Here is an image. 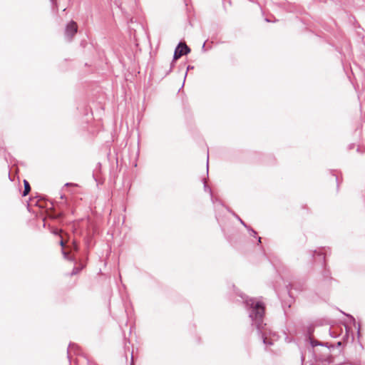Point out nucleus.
Segmentation results:
<instances>
[{"label": "nucleus", "instance_id": "obj_4", "mask_svg": "<svg viewBox=\"0 0 365 365\" xmlns=\"http://www.w3.org/2000/svg\"><path fill=\"white\" fill-rule=\"evenodd\" d=\"M96 233V227H92L91 229H88L86 233V235L84 237V243L86 246L87 250L91 249L93 244L92 242L93 237Z\"/></svg>", "mask_w": 365, "mask_h": 365}, {"label": "nucleus", "instance_id": "obj_5", "mask_svg": "<svg viewBox=\"0 0 365 365\" xmlns=\"http://www.w3.org/2000/svg\"><path fill=\"white\" fill-rule=\"evenodd\" d=\"M77 30L76 23L73 21H70L66 26L65 33L66 36L72 38L77 33Z\"/></svg>", "mask_w": 365, "mask_h": 365}, {"label": "nucleus", "instance_id": "obj_19", "mask_svg": "<svg viewBox=\"0 0 365 365\" xmlns=\"http://www.w3.org/2000/svg\"><path fill=\"white\" fill-rule=\"evenodd\" d=\"M319 346H324V347H327L328 349H333L334 348V345L329 346L327 342H322V341H320L319 342Z\"/></svg>", "mask_w": 365, "mask_h": 365}, {"label": "nucleus", "instance_id": "obj_43", "mask_svg": "<svg viewBox=\"0 0 365 365\" xmlns=\"http://www.w3.org/2000/svg\"><path fill=\"white\" fill-rule=\"evenodd\" d=\"M131 365H133V364H131Z\"/></svg>", "mask_w": 365, "mask_h": 365}, {"label": "nucleus", "instance_id": "obj_11", "mask_svg": "<svg viewBox=\"0 0 365 365\" xmlns=\"http://www.w3.org/2000/svg\"><path fill=\"white\" fill-rule=\"evenodd\" d=\"M84 266H85L84 264L81 263L80 266L74 267L72 272H71L70 275L73 276V275L78 274L81 272V270L83 269Z\"/></svg>", "mask_w": 365, "mask_h": 365}, {"label": "nucleus", "instance_id": "obj_15", "mask_svg": "<svg viewBox=\"0 0 365 365\" xmlns=\"http://www.w3.org/2000/svg\"><path fill=\"white\" fill-rule=\"evenodd\" d=\"M247 230L250 232V235L251 236L256 237L257 233L254 229H252L250 226L248 225Z\"/></svg>", "mask_w": 365, "mask_h": 365}, {"label": "nucleus", "instance_id": "obj_25", "mask_svg": "<svg viewBox=\"0 0 365 365\" xmlns=\"http://www.w3.org/2000/svg\"><path fill=\"white\" fill-rule=\"evenodd\" d=\"M356 151L360 153H364L365 152V147H358Z\"/></svg>", "mask_w": 365, "mask_h": 365}, {"label": "nucleus", "instance_id": "obj_41", "mask_svg": "<svg viewBox=\"0 0 365 365\" xmlns=\"http://www.w3.org/2000/svg\"><path fill=\"white\" fill-rule=\"evenodd\" d=\"M8 176H9V179L11 180L10 173L8 174Z\"/></svg>", "mask_w": 365, "mask_h": 365}, {"label": "nucleus", "instance_id": "obj_40", "mask_svg": "<svg viewBox=\"0 0 365 365\" xmlns=\"http://www.w3.org/2000/svg\"><path fill=\"white\" fill-rule=\"evenodd\" d=\"M43 227H46V222H45V220H43Z\"/></svg>", "mask_w": 365, "mask_h": 365}, {"label": "nucleus", "instance_id": "obj_2", "mask_svg": "<svg viewBox=\"0 0 365 365\" xmlns=\"http://www.w3.org/2000/svg\"><path fill=\"white\" fill-rule=\"evenodd\" d=\"M324 248L319 250H310L309 255L313 257L315 261L319 260L320 263V269L317 272L315 282V291H324L329 289L331 286L332 282L335 279L331 277V272L328 267L326 259Z\"/></svg>", "mask_w": 365, "mask_h": 365}, {"label": "nucleus", "instance_id": "obj_31", "mask_svg": "<svg viewBox=\"0 0 365 365\" xmlns=\"http://www.w3.org/2000/svg\"><path fill=\"white\" fill-rule=\"evenodd\" d=\"M354 144H350V145H349V148H349V150H351V149L354 148Z\"/></svg>", "mask_w": 365, "mask_h": 365}, {"label": "nucleus", "instance_id": "obj_12", "mask_svg": "<svg viewBox=\"0 0 365 365\" xmlns=\"http://www.w3.org/2000/svg\"><path fill=\"white\" fill-rule=\"evenodd\" d=\"M227 210L231 212L233 216H235V217L245 227L247 228V225L240 217L239 215H237L236 213H235L233 211H232L231 210H230L228 207H227Z\"/></svg>", "mask_w": 365, "mask_h": 365}, {"label": "nucleus", "instance_id": "obj_7", "mask_svg": "<svg viewBox=\"0 0 365 365\" xmlns=\"http://www.w3.org/2000/svg\"><path fill=\"white\" fill-rule=\"evenodd\" d=\"M221 230L224 235L225 238L228 243L232 246H235L237 244V239L234 232H227L223 227H221Z\"/></svg>", "mask_w": 365, "mask_h": 365}, {"label": "nucleus", "instance_id": "obj_32", "mask_svg": "<svg viewBox=\"0 0 365 365\" xmlns=\"http://www.w3.org/2000/svg\"><path fill=\"white\" fill-rule=\"evenodd\" d=\"M336 186H337V189H339V181H338V178L336 176Z\"/></svg>", "mask_w": 365, "mask_h": 365}, {"label": "nucleus", "instance_id": "obj_17", "mask_svg": "<svg viewBox=\"0 0 365 365\" xmlns=\"http://www.w3.org/2000/svg\"><path fill=\"white\" fill-rule=\"evenodd\" d=\"M211 197V200L212 202V203H219L220 205H222L223 206V203L222 202V201L216 197H214L213 195H210Z\"/></svg>", "mask_w": 365, "mask_h": 365}, {"label": "nucleus", "instance_id": "obj_33", "mask_svg": "<svg viewBox=\"0 0 365 365\" xmlns=\"http://www.w3.org/2000/svg\"><path fill=\"white\" fill-rule=\"evenodd\" d=\"M202 51H203V52L207 51L206 47H205V46H202Z\"/></svg>", "mask_w": 365, "mask_h": 365}, {"label": "nucleus", "instance_id": "obj_8", "mask_svg": "<svg viewBox=\"0 0 365 365\" xmlns=\"http://www.w3.org/2000/svg\"><path fill=\"white\" fill-rule=\"evenodd\" d=\"M296 289L298 291H302L304 289V284H298L293 282H289L288 284L286 285V289L289 294H290L291 289ZM291 296V294H289Z\"/></svg>", "mask_w": 365, "mask_h": 365}, {"label": "nucleus", "instance_id": "obj_1", "mask_svg": "<svg viewBox=\"0 0 365 365\" xmlns=\"http://www.w3.org/2000/svg\"><path fill=\"white\" fill-rule=\"evenodd\" d=\"M236 294L240 298L237 301L241 302L248 313L252 322V327L257 330V334L265 345H272V342L267 339L271 331L267 328V324L264 322L265 314V305L259 299L255 297H250L242 292L236 291Z\"/></svg>", "mask_w": 365, "mask_h": 365}, {"label": "nucleus", "instance_id": "obj_29", "mask_svg": "<svg viewBox=\"0 0 365 365\" xmlns=\"http://www.w3.org/2000/svg\"><path fill=\"white\" fill-rule=\"evenodd\" d=\"M71 185H74V184L71 183V182H67L64 185L65 187H68V186H71Z\"/></svg>", "mask_w": 365, "mask_h": 365}, {"label": "nucleus", "instance_id": "obj_38", "mask_svg": "<svg viewBox=\"0 0 365 365\" xmlns=\"http://www.w3.org/2000/svg\"><path fill=\"white\" fill-rule=\"evenodd\" d=\"M93 177L94 178L95 180L97 181V179L96 178V175L94 173L93 174Z\"/></svg>", "mask_w": 365, "mask_h": 365}, {"label": "nucleus", "instance_id": "obj_22", "mask_svg": "<svg viewBox=\"0 0 365 365\" xmlns=\"http://www.w3.org/2000/svg\"><path fill=\"white\" fill-rule=\"evenodd\" d=\"M51 232L53 235H60V232H61V230H58V229H56V228H55V229H54V228L51 227Z\"/></svg>", "mask_w": 365, "mask_h": 365}, {"label": "nucleus", "instance_id": "obj_14", "mask_svg": "<svg viewBox=\"0 0 365 365\" xmlns=\"http://www.w3.org/2000/svg\"><path fill=\"white\" fill-rule=\"evenodd\" d=\"M177 48L182 49V53H183V56L188 54L191 51L190 47H177Z\"/></svg>", "mask_w": 365, "mask_h": 365}, {"label": "nucleus", "instance_id": "obj_13", "mask_svg": "<svg viewBox=\"0 0 365 365\" xmlns=\"http://www.w3.org/2000/svg\"><path fill=\"white\" fill-rule=\"evenodd\" d=\"M309 344L312 347L319 346L320 341L312 338L311 336L309 337Z\"/></svg>", "mask_w": 365, "mask_h": 365}, {"label": "nucleus", "instance_id": "obj_9", "mask_svg": "<svg viewBox=\"0 0 365 365\" xmlns=\"http://www.w3.org/2000/svg\"><path fill=\"white\" fill-rule=\"evenodd\" d=\"M59 243L62 247V254L63 255V257L70 261H75L76 260L75 257L70 255V254L64 250L65 243H64L63 240H61Z\"/></svg>", "mask_w": 365, "mask_h": 365}, {"label": "nucleus", "instance_id": "obj_42", "mask_svg": "<svg viewBox=\"0 0 365 365\" xmlns=\"http://www.w3.org/2000/svg\"><path fill=\"white\" fill-rule=\"evenodd\" d=\"M330 335H331V336H332V337H335L334 336H333V334H331V333H330Z\"/></svg>", "mask_w": 365, "mask_h": 365}, {"label": "nucleus", "instance_id": "obj_36", "mask_svg": "<svg viewBox=\"0 0 365 365\" xmlns=\"http://www.w3.org/2000/svg\"><path fill=\"white\" fill-rule=\"evenodd\" d=\"M206 43H207V41H204L202 46H205Z\"/></svg>", "mask_w": 365, "mask_h": 365}, {"label": "nucleus", "instance_id": "obj_6", "mask_svg": "<svg viewBox=\"0 0 365 365\" xmlns=\"http://www.w3.org/2000/svg\"><path fill=\"white\" fill-rule=\"evenodd\" d=\"M182 56H183V53H182V49L181 48H177V47H175V51H174V54H173V61H172V62L170 63V67L169 70L165 72V73L164 74L163 77L168 76L172 71L173 67L175 66V61L179 59Z\"/></svg>", "mask_w": 365, "mask_h": 365}, {"label": "nucleus", "instance_id": "obj_10", "mask_svg": "<svg viewBox=\"0 0 365 365\" xmlns=\"http://www.w3.org/2000/svg\"><path fill=\"white\" fill-rule=\"evenodd\" d=\"M24 190L23 191L22 196H26L31 190V186L29 182L26 180H24Z\"/></svg>", "mask_w": 365, "mask_h": 365}, {"label": "nucleus", "instance_id": "obj_35", "mask_svg": "<svg viewBox=\"0 0 365 365\" xmlns=\"http://www.w3.org/2000/svg\"><path fill=\"white\" fill-rule=\"evenodd\" d=\"M101 163H98L97 164V168H101Z\"/></svg>", "mask_w": 365, "mask_h": 365}, {"label": "nucleus", "instance_id": "obj_24", "mask_svg": "<svg viewBox=\"0 0 365 365\" xmlns=\"http://www.w3.org/2000/svg\"><path fill=\"white\" fill-rule=\"evenodd\" d=\"M176 46H187V42H186L185 40L182 39V40H180V41L177 43V45H176Z\"/></svg>", "mask_w": 365, "mask_h": 365}, {"label": "nucleus", "instance_id": "obj_30", "mask_svg": "<svg viewBox=\"0 0 365 365\" xmlns=\"http://www.w3.org/2000/svg\"><path fill=\"white\" fill-rule=\"evenodd\" d=\"M76 345L73 343H70L69 344V346H68V348H71V347H73V346H76Z\"/></svg>", "mask_w": 365, "mask_h": 365}, {"label": "nucleus", "instance_id": "obj_34", "mask_svg": "<svg viewBox=\"0 0 365 365\" xmlns=\"http://www.w3.org/2000/svg\"><path fill=\"white\" fill-rule=\"evenodd\" d=\"M51 2L53 4H56V0H50Z\"/></svg>", "mask_w": 365, "mask_h": 365}, {"label": "nucleus", "instance_id": "obj_23", "mask_svg": "<svg viewBox=\"0 0 365 365\" xmlns=\"http://www.w3.org/2000/svg\"><path fill=\"white\" fill-rule=\"evenodd\" d=\"M313 331H314V328H313L312 327H309L307 328V335H308V338H309V336H311V335L312 334Z\"/></svg>", "mask_w": 365, "mask_h": 365}, {"label": "nucleus", "instance_id": "obj_18", "mask_svg": "<svg viewBox=\"0 0 365 365\" xmlns=\"http://www.w3.org/2000/svg\"><path fill=\"white\" fill-rule=\"evenodd\" d=\"M343 314H345L347 317H349L350 319L351 323H352L354 325H355L356 320H355V318L352 315L349 314H345L344 312H343Z\"/></svg>", "mask_w": 365, "mask_h": 365}, {"label": "nucleus", "instance_id": "obj_28", "mask_svg": "<svg viewBox=\"0 0 365 365\" xmlns=\"http://www.w3.org/2000/svg\"><path fill=\"white\" fill-rule=\"evenodd\" d=\"M262 243V237H257V245H260Z\"/></svg>", "mask_w": 365, "mask_h": 365}, {"label": "nucleus", "instance_id": "obj_26", "mask_svg": "<svg viewBox=\"0 0 365 365\" xmlns=\"http://www.w3.org/2000/svg\"><path fill=\"white\" fill-rule=\"evenodd\" d=\"M300 359H301V361H302V365H303V363L305 360V355L304 354V352H301V357H300Z\"/></svg>", "mask_w": 365, "mask_h": 365}, {"label": "nucleus", "instance_id": "obj_16", "mask_svg": "<svg viewBox=\"0 0 365 365\" xmlns=\"http://www.w3.org/2000/svg\"><path fill=\"white\" fill-rule=\"evenodd\" d=\"M71 252H78V245L76 241H73L72 243V246L71 247Z\"/></svg>", "mask_w": 365, "mask_h": 365}, {"label": "nucleus", "instance_id": "obj_39", "mask_svg": "<svg viewBox=\"0 0 365 365\" xmlns=\"http://www.w3.org/2000/svg\"><path fill=\"white\" fill-rule=\"evenodd\" d=\"M135 46H139V43H138V42H136V43H135Z\"/></svg>", "mask_w": 365, "mask_h": 365}, {"label": "nucleus", "instance_id": "obj_27", "mask_svg": "<svg viewBox=\"0 0 365 365\" xmlns=\"http://www.w3.org/2000/svg\"><path fill=\"white\" fill-rule=\"evenodd\" d=\"M341 345H342V342H341V341H338V342L336 344V345H335V346H334V347L339 348V347H341Z\"/></svg>", "mask_w": 365, "mask_h": 365}, {"label": "nucleus", "instance_id": "obj_21", "mask_svg": "<svg viewBox=\"0 0 365 365\" xmlns=\"http://www.w3.org/2000/svg\"><path fill=\"white\" fill-rule=\"evenodd\" d=\"M204 190L205 192H208L210 193V195H212V190L211 188L206 184V182H204Z\"/></svg>", "mask_w": 365, "mask_h": 365}, {"label": "nucleus", "instance_id": "obj_37", "mask_svg": "<svg viewBox=\"0 0 365 365\" xmlns=\"http://www.w3.org/2000/svg\"><path fill=\"white\" fill-rule=\"evenodd\" d=\"M208 162H209V160L207 159V170L208 171Z\"/></svg>", "mask_w": 365, "mask_h": 365}, {"label": "nucleus", "instance_id": "obj_3", "mask_svg": "<svg viewBox=\"0 0 365 365\" xmlns=\"http://www.w3.org/2000/svg\"><path fill=\"white\" fill-rule=\"evenodd\" d=\"M60 200V201H56V203H54L53 201L46 202L43 200V197H41L34 204L41 208L46 209L48 217L50 218L59 220L61 219L66 212H71L73 213L71 205L64 195H61Z\"/></svg>", "mask_w": 365, "mask_h": 365}, {"label": "nucleus", "instance_id": "obj_20", "mask_svg": "<svg viewBox=\"0 0 365 365\" xmlns=\"http://www.w3.org/2000/svg\"><path fill=\"white\" fill-rule=\"evenodd\" d=\"M193 68H194V66H190V65H189V66L187 67V71H186V72H185V76H184V81H185V79H186V77H187V72H188V71H190V70H192ZM184 83H185V81H183L182 86L184 85Z\"/></svg>", "mask_w": 365, "mask_h": 365}]
</instances>
